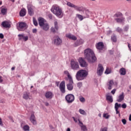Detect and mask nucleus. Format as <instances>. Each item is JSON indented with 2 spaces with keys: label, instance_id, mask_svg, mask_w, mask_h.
Listing matches in <instances>:
<instances>
[{
  "label": "nucleus",
  "instance_id": "1",
  "mask_svg": "<svg viewBox=\"0 0 131 131\" xmlns=\"http://www.w3.org/2000/svg\"><path fill=\"white\" fill-rule=\"evenodd\" d=\"M84 55L89 63H95L97 61V57L92 49L90 48L85 49L84 50Z\"/></svg>",
  "mask_w": 131,
  "mask_h": 131
},
{
  "label": "nucleus",
  "instance_id": "2",
  "mask_svg": "<svg viewBox=\"0 0 131 131\" xmlns=\"http://www.w3.org/2000/svg\"><path fill=\"white\" fill-rule=\"evenodd\" d=\"M51 11L52 13H53V14L55 15L56 17H58V18L63 17V11L62 10V9L58 5H54L51 9Z\"/></svg>",
  "mask_w": 131,
  "mask_h": 131
},
{
  "label": "nucleus",
  "instance_id": "3",
  "mask_svg": "<svg viewBox=\"0 0 131 131\" xmlns=\"http://www.w3.org/2000/svg\"><path fill=\"white\" fill-rule=\"evenodd\" d=\"M88 75H89V73H88L86 71L80 70L77 72L76 74V78L77 80H78L79 81L80 80H83Z\"/></svg>",
  "mask_w": 131,
  "mask_h": 131
},
{
  "label": "nucleus",
  "instance_id": "4",
  "mask_svg": "<svg viewBox=\"0 0 131 131\" xmlns=\"http://www.w3.org/2000/svg\"><path fill=\"white\" fill-rule=\"evenodd\" d=\"M66 101L67 103L68 104H71L74 102V100H75V97L74 95L72 94H69L67 95L65 97Z\"/></svg>",
  "mask_w": 131,
  "mask_h": 131
},
{
  "label": "nucleus",
  "instance_id": "5",
  "mask_svg": "<svg viewBox=\"0 0 131 131\" xmlns=\"http://www.w3.org/2000/svg\"><path fill=\"white\" fill-rule=\"evenodd\" d=\"M71 68L73 70H78L79 69V64H78V62L74 59H72L71 60Z\"/></svg>",
  "mask_w": 131,
  "mask_h": 131
},
{
  "label": "nucleus",
  "instance_id": "6",
  "mask_svg": "<svg viewBox=\"0 0 131 131\" xmlns=\"http://www.w3.org/2000/svg\"><path fill=\"white\" fill-rule=\"evenodd\" d=\"M54 24V27H51L50 29V31L53 34H55V33H58L59 31V25H58V21H55Z\"/></svg>",
  "mask_w": 131,
  "mask_h": 131
},
{
  "label": "nucleus",
  "instance_id": "7",
  "mask_svg": "<svg viewBox=\"0 0 131 131\" xmlns=\"http://www.w3.org/2000/svg\"><path fill=\"white\" fill-rule=\"evenodd\" d=\"M27 24L25 23L20 22L19 24L18 27H17V29L19 31H24V30H26L28 28Z\"/></svg>",
  "mask_w": 131,
  "mask_h": 131
},
{
  "label": "nucleus",
  "instance_id": "8",
  "mask_svg": "<svg viewBox=\"0 0 131 131\" xmlns=\"http://www.w3.org/2000/svg\"><path fill=\"white\" fill-rule=\"evenodd\" d=\"M96 48L99 53H101L102 51H104L105 47H104V43L103 42H99L96 45Z\"/></svg>",
  "mask_w": 131,
  "mask_h": 131
},
{
  "label": "nucleus",
  "instance_id": "9",
  "mask_svg": "<svg viewBox=\"0 0 131 131\" xmlns=\"http://www.w3.org/2000/svg\"><path fill=\"white\" fill-rule=\"evenodd\" d=\"M53 42L55 46H61L62 44V40L58 36L54 37Z\"/></svg>",
  "mask_w": 131,
  "mask_h": 131
},
{
  "label": "nucleus",
  "instance_id": "10",
  "mask_svg": "<svg viewBox=\"0 0 131 131\" xmlns=\"http://www.w3.org/2000/svg\"><path fill=\"white\" fill-rule=\"evenodd\" d=\"M104 72V68L102 64H98V66L97 70V74L99 76H101L102 74H103V72Z\"/></svg>",
  "mask_w": 131,
  "mask_h": 131
},
{
  "label": "nucleus",
  "instance_id": "11",
  "mask_svg": "<svg viewBox=\"0 0 131 131\" xmlns=\"http://www.w3.org/2000/svg\"><path fill=\"white\" fill-rule=\"evenodd\" d=\"M78 62H79L81 67H88V63H86V61H85L84 59H83L82 57L79 58Z\"/></svg>",
  "mask_w": 131,
  "mask_h": 131
},
{
  "label": "nucleus",
  "instance_id": "12",
  "mask_svg": "<svg viewBox=\"0 0 131 131\" xmlns=\"http://www.w3.org/2000/svg\"><path fill=\"white\" fill-rule=\"evenodd\" d=\"M59 90L62 94H65L66 90H65V81H62L59 84Z\"/></svg>",
  "mask_w": 131,
  "mask_h": 131
},
{
  "label": "nucleus",
  "instance_id": "13",
  "mask_svg": "<svg viewBox=\"0 0 131 131\" xmlns=\"http://www.w3.org/2000/svg\"><path fill=\"white\" fill-rule=\"evenodd\" d=\"M67 88L68 91H72L73 90V79H69V83L67 84Z\"/></svg>",
  "mask_w": 131,
  "mask_h": 131
},
{
  "label": "nucleus",
  "instance_id": "14",
  "mask_svg": "<svg viewBox=\"0 0 131 131\" xmlns=\"http://www.w3.org/2000/svg\"><path fill=\"white\" fill-rule=\"evenodd\" d=\"M32 7L33 6L31 4H28L27 6L28 13L30 16H32L34 14Z\"/></svg>",
  "mask_w": 131,
  "mask_h": 131
},
{
  "label": "nucleus",
  "instance_id": "15",
  "mask_svg": "<svg viewBox=\"0 0 131 131\" xmlns=\"http://www.w3.org/2000/svg\"><path fill=\"white\" fill-rule=\"evenodd\" d=\"M18 40H24V41H27V40L28 39V36H25V34H18Z\"/></svg>",
  "mask_w": 131,
  "mask_h": 131
},
{
  "label": "nucleus",
  "instance_id": "16",
  "mask_svg": "<svg viewBox=\"0 0 131 131\" xmlns=\"http://www.w3.org/2000/svg\"><path fill=\"white\" fill-rule=\"evenodd\" d=\"M30 121L33 123V125H36L37 122H36V118L34 114H32L30 117Z\"/></svg>",
  "mask_w": 131,
  "mask_h": 131
},
{
  "label": "nucleus",
  "instance_id": "17",
  "mask_svg": "<svg viewBox=\"0 0 131 131\" xmlns=\"http://www.w3.org/2000/svg\"><path fill=\"white\" fill-rule=\"evenodd\" d=\"M45 96L46 99H53L54 94H53V92L51 91H48L45 93Z\"/></svg>",
  "mask_w": 131,
  "mask_h": 131
},
{
  "label": "nucleus",
  "instance_id": "18",
  "mask_svg": "<svg viewBox=\"0 0 131 131\" xmlns=\"http://www.w3.org/2000/svg\"><path fill=\"white\" fill-rule=\"evenodd\" d=\"M11 24V22L8 21H4L2 23V25L3 26V27H5V28H10Z\"/></svg>",
  "mask_w": 131,
  "mask_h": 131
},
{
  "label": "nucleus",
  "instance_id": "19",
  "mask_svg": "<svg viewBox=\"0 0 131 131\" xmlns=\"http://www.w3.org/2000/svg\"><path fill=\"white\" fill-rule=\"evenodd\" d=\"M23 98L25 99V100H32V96L30 95L29 93L26 92L24 94Z\"/></svg>",
  "mask_w": 131,
  "mask_h": 131
},
{
  "label": "nucleus",
  "instance_id": "20",
  "mask_svg": "<svg viewBox=\"0 0 131 131\" xmlns=\"http://www.w3.org/2000/svg\"><path fill=\"white\" fill-rule=\"evenodd\" d=\"M0 10H1V14L2 15H6L7 13H8V8L5 6L1 7Z\"/></svg>",
  "mask_w": 131,
  "mask_h": 131
},
{
  "label": "nucleus",
  "instance_id": "21",
  "mask_svg": "<svg viewBox=\"0 0 131 131\" xmlns=\"http://www.w3.org/2000/svg\"><path fill=\"white\" fill-rule=\"evenodd\" d=\"M84 41L82 40V39H79L76 40V41L74 43V47H78V46H80V45H83L84 43Z\"/></svg>",
  "mask_w": 131,
  "mask_h": 131
},
{
  "label": "nucleus",
  "instance_id": "22",
  "mask_svg": "<svg viewBox=\"0 0 131 131\" xmlns=\"http://www.w3.org/2000/svg\"><path fill=\"white\" fill-rule=\"evenodd\" d=\"M114 20H115L117 23H124V22H125V18L123 17L121 18H115Z\"/></svg>",
  "mask_w": 131,
  "mask_h": 131
},
{
  "label": "nucleus",
  "instance_id": "23",
  "mask_svg": "<svg viewBox=\"0 0 131 131\" xmlns=\"http://www.w3.org/2000/svg\"><path fill=\"white\" fill-rule=\"evenodd\" d=\"M124 100V93L122 92L121 94L119 95L118 99H117V102H121Z\"/></svg>",
  "mask_w": 131,
  "mask_h": 131
},
{
  "label": "nucleus",
  "instance_id": "24",
  "mask_svg": "<svg viewBox=\"0 0 131 131\" xmlns=\"http://www.w3.org/2000/svg\"><path fill=\"white\" fill-rule=\"evenodd\" d=\"M67 37L69 38V39H72V40H76L77 39V37L76 36L72 35L71 34H68L66 35Z\"/></svg>",
  "mask_w": 131,
  "mask_h": 131
},
{
  "label": "nucleus",
  "instance_id": "25",
  "mask_svg": "<svg viewBox=\"0 0 131 131\" xmlns=\"http://www.w3.org/2000/svg\"><path fill=\"white\" fill-rule=\"evenodd\" d=\"M39 25L40 27H41V26H43L45 25V19L42 17H39L38 19Z\"/></svg>",
  "mask_w": 131,
  "mask_h": 131
},
{
  "label": "nucleus",
  "instance_id": "26",
  "mask_svg": "<svg viewBox=\"0 0 131 131\" xmlns=\"http://www.w3.org/2000/svg\"><path fill=\"white\" fill-rule=\"evenodd\" d=\"M26 15V9L23 8L19 12V16L20 17H24Z\"/></svg>",
  "mask_w": 131,
  "mask_h": 131
},
{
  "label": "nucleus",
  "instance_id": "27",
  "mask_svg": "<svg viewBox=\"0 0 131 131\" xmlns=\"http://www.w3.org/2000/svg\"><path fill=\"white\" fill-rule=\"evenodd\" d=\"M43 30H45V31H48L49 30L50 27L49 26V24H44L42 26L40 27Z\"/></svg>",
  "mask_w": 131,
  "mask_h": 131
},
{
  "label": "nucleus",
  "instance_id": "28",
  "mask_svg": "<svg viewBox=\"0 0 131 131\" xmlns=\"http://www.w3.org/2000/svg\"><path fill=\"white\" fill-rule=\"evenodd\" d=\"M106 101L110 102V103H112L113 102V98L112 96L106 95Z\"/></svg>",
  "mask_w": 131,
  "mask_h": 131
},
{
  "label": "nucleus",
  "instance_id": "29",
  "mask_svg": "<svg viewBox=\"0 0 131 131\" xmlns=\"http://www.w3.org/2000/svg\"><path fill=\"white\" fill-rule=\"evenodd\" d=\"M119 72L121 75H125L126 74V71H125V69L123 68L120 69Z\"/></svg>",
  "mask_w": 131,
  "mask_h": 131
},
{
  "label": "nucleus",
  "instance_id": "30",
  "mask_svg": "<svg viewBox=\"0 0 131 131\" xmlns=\"http://www.w3.org/2000/svg\"><path fill=\"white\" fill-rule=\"evenodd\" d=\"M111 40L113 42H117V36H116V35H115V34H113L111 36Z\"/></svg>",
  "mask_w": 131,
  "mask_h": 131
},
{
  "label": "nucleus",
  "instance_id": "31",
  "mask_svg": "<svg viewBox=\"0 0 131 131\" xmlns=\"http://www.w3.org/2000/svg\"><path fill=\"white\" fill-rule=\"evenodd\" d=\"M114 84V82H113V80H111L108 82L107 85H108V90H112V85Z\"/></svg>",
  "mask_w": 131,
  "mask_h": 131
},
{
  "label": "nucleus",
  "instance_id": "32",
  "mask_svg": "<svg viewBox=\"0 0 131 131\" xmlns=\"http://www.w3.org/2000/svg\"><path fill=\"white\" fill-rule=\"evenodd\" d=\"M75 9L77 11H79V12H82V11H83V7H78L77 6H76Z\"/></svg>",
  "mask_w": 131,
  "mask_h": 131
},
{
  "label": "nucleus",
  "instance_id": "33",
  "mask_svg": "<svg viewBox=\"0 0 131 131\" xmlns=\"http://www.w3.org/2000/svg\"><path fill=\"white\" fill-rule=\"evenodd\" d=\"M67 5L70 8H74V9H75V7H76V6L75 5H74L70 2H68Z\"/></svg>",
  "mask_w": 131,
  "mask_h": 131
},
{
  "label": "nucleus",
  "instance_id": "34",
  "mask_svg": "<svg viewBox=\"0 0 131 131\" xmlns=\"http://www.w3.org/2000/svg\"><path fill=\"white\" fill-rule=\"evenodd\" d=\"M122 16V13L121 12H118L116 13L114 15V18H119Z\"/></svg>",
  "mask_w": 131,
  "mask_h": 131
},
{
  "label": "nucleus",
  "instance_id": "35",
  "mask_svg": "<svg viewBox=\"0 0 131 131\" xmlns=\"http://www.w3.org/2000/svg\"><path fill=\"white\" fill-rule=\"evenodd\" d=\"M81 127V130L83 131H86L88 130V128H86V126L84 125H80Z\"/></svg>",
  "mask_w": 131,
  "mask_h": 131
},
{
  "label": "nucleus",
  "instance_id": "36",
  "mask_svg": "<svg viewBox=\"0 0 131 131\" xmlns=\"http://www.w3.org/2000/svg\"><path fill=\"white\" fill-rule=\"evenodd\" d=\"M76 17L77 18H78L80 21H82V20L84 19V16L79 14H76Z\"/></svg>",
  "mask_w": 131,
  "mask_h": 131
},
{
  "label": "nucleus",
  "instance_id": "37",
  "mask_svg": "<svg viewBox=\"0 0 131 131\" xmlns=\"http://www.w3.org/2000/svg\"><path fill=\"white\" fill-rule=\"evenodd\" d=\"M30 128V127H29V126L28 125H26L24 126V127H23V129L24 131H29Z\"/></svg>",
  "mask_w": 131,
  "mask_h": 131
},
{
  "label": "nucleus",
  "instance_id": "38",
  "mask_svg": "<svg viewBox=\"0 0 131 131\" xmlns=\"http://www.w3.org/2000/svg\"><path fill=\"white\" fill-rule=\"evenodd\" d=\"M64 74H67L69 79H72V77H71V76L70 75V74L69 73V72H68V71H65Z\"/></svg>",
  "mask_w": 131,
  "mask_h": 131
},
{
  "label": "nucleus",
  "instance_id": "39",
  "mask_svg": "<svg viewBox=\"0 0 131 131\" xmlns=\"http://www.w3.org/2000/svg\"><path fill=\"white\" fill-rule=\"evenodd\" d=\"M121 107V104H118V102H116L115 104V110H118L119 108H120Z\"/></svg>",
  "mask_w": 131,
  "mask_h": 131
},
{
  "label": "nucleus",
  "instance_id": "40",
  "mask_svg": "<svg viewBox=\"0 0 131 131\" xmlns=\"http://www.w3.org/2000/svg\"><path fill=\"white\" fill-rule=\"evenodd\" d=\"M90 11H89L88 10H86V11H85V15L84 16V19H85V18H89V17H90Z\"/></svg>",
  "mask_w": 131,
  "mask_h": 131
},
{
  "label": "nucleus",
  "instance_id": "41",
  "mask_svg": "<svg viewBox=\"0 0 131 131\" xmlns=\"http://www.w3.org/2000/svg\"><path fill=\"white\" fill-rule=\"evenodd\" d=\"M79 112L80 113V114H82V115H86V113L83 110L80 109L79 110Z\"/></svg>",
  "mask_w": 131,
  "mask_h": 131
},
{
  "label": "nucleus",
  "instance_id": "42",
  "mask_svg": "<svg viewBox=\"0 0 131 131\" xmlns=\"http://www.w3.org/2000/svg\"><path fill=\"white\" fill-rule=\"evenodd\" d=\"M33 22L34 26H37V25H38V24L37 23V20H36V19H35V18L34 17H33Z\"/></svg>",
  "mask_w": 131,
  "mask_h": 131
},
{
  "label": "nucleus",
  "instance_id": "43",
  "mask_svg": "<svg viewBox=\"0 0 131 131\" xmlns=\"http://www.w3.org/2000/svg\"><path fill=\"white\" fill-rule=\"evenodd\" d=\"M116 31H117V32H119V33H121V32H122V29L121 28L118 27L116 29Z\"/></svg>",
  "mask_w": 131,
  "mask_h": 131
},
{
  "label": "nucleus",
  "instance_id": "44",
  "mask_svg": "<svg viewBox=\"0 0 131 131\" xmlns=\"http://www.w3.org/2000/svg\"><path fill=\"white\" fill-rule=\"evenodd\" d=\"M129 29V26L128 25L127 26H125L124 27V31L125 32H127L128 31V29Z\"/></svg>",
  "mask_w": 131,
  "mask_h": 131
},
{
  "label": "nucleus",
  "instance_id": "45",
  "mask_svg": "<svg viewBox=\"0 0 131 131\" xmlns=\"http://www.w3.org/2000/svg\"><path fill=\"white\" fill-rule=\"evenodd\" d=\"M103 117L106 119H108L110 117V115H108V114H104Z\"/></svg>",
  "mask_w": 131,
  "mask_h": 131
},
{
  "label": "nucleus",
  "instance_id": "46",
  "mask_svg": "<svg viewBox=\"0 0 131 131\" xmlns=\"http://www.w3.org/2000/svg\"><path fill=\"white\" fill-rule=\"evenodd\" d=\"M100 131H108V128L107 127L101 128Z\"/></svg>",
  "mask_w": 131,
  "mask_h": 131
},
{
  "label": "nucleus",
  "instance_id": "47",
  "mask_svg": "<svg viewBox=\"0 0 131 131\" xmlns=\"http://www.w3.org/2000/svg\"><path fill=\"white\" fill-rule=\"evenodd\" d=\"M122 122L124 125L126 124V120H125V119H122Z\"/></svg>",
  "mask_w": 131,
  "mask_h": 131
},
{
  "label": "nucleus",
  "instance_id": "48",
  "mask_svg": "<svg viewBox=\"0 0 131 131\" xmlns=\"http://www.w3.org/2000/svg\"><path fill=\"white\" fill-rule=\"evenodd\" d=\"M48 17H49V19L52 20L53 19V14H52L51 13L49 14Z\"/></svg>",
  "mask_w": 131,
  "mask_h": 131
},
{
  "label": "nucleus",
  "instance_id": "49",
  "mask_svg": "<svg viewBox=\"0 0 131 131\" xmlns=\"http://www.w3.org/2000/svg\"><path fill=\"white\" fill-rule=\"evenodd\" d=\"M122 108H123V109H125V108H126V104L125 103H123L121 105Z\"/></svg>",
  "mask_w": 131,
  "mask_h": 131
},
{
  "label": "nucleus",
  "instance_id": "50",
  "mask_svg": "<svg viewBox=\"0 0 131 131\" xmlns=\"http://www.w3.org/2000/svg\"><path fill=\"white\" fill-rule=\"evenodd\" d=\"M79 100H80V102H85V99H84V98H83V97L80 98Z\"/></svg>",
  "mask_w": 131,
  "mask_h": 131
},
{
  "label": "nucleus",
  "instance_id": "51",
  "mask_svg": "<svg viewBox=\"0 0 131 131\" xmlns=\"http://www.w3.org/2000/svg\"><path fill=\"white\" fill-rule=\"evenodd\" d=\"M0 126H4V124L3 123V120L1 118H0Z\"/></svg>",
  "mask_w": 131,
  "mask_h": 131
},
{
  "label": "nucleus",
  "instance_id": "52",
  "mask_svg": "<svg viewBox=\"0 0 131 131\" xmlns=\"http://www.w3.org/2000/svg\"><path fill=\"white\" fill-rule=\"evenodd\" d=\"M78 121H79V125H83V123H82V122L80 121V120H79V119H78Z\"/></svg>",
  "mask_w": 131,
  "mask_h": 131
},
{
  "label": "nucleus",
  "instance_id": "53",
  "mask_svg": "<svg viewBox=\"0 0 131 131\" xmlns=\"http://www.w3.org/2000/svg\"><path fill=\"white\" fill-rule=\"evenodd\" d=\"M105 74H110L111 73L110 71H109L108 69H106L105 71Z\"/></svg>",
  "mask_w": 131,
  "mask_h": 131
},
{
  "label": "nucleus",
  "instance_id": "54",
  "mask_svg": "<svg viewBox=\"0 0 131 131\" xmlns=\"http://www.w3.org/2000/svg\"><path fill=\"white\" fill-rule=\"evenodd\" d=\"M32 32H33V33H36V32H37V29H33L32 30Z\"/></svg>",
  "mask_w": 131,
  "mask_h": 131
},
{
  "label": "nucleus",
  "instance_id": "55",
  "mask_svg": "<svg viewBox=\"0 0 131 131\" xmlns=\"http://www.w3.org/2000/svg\"><path fill=\"white\" fill-rule=\"evenodd\" d=\"M115 92H116V89H113L112 91H111V93L113 95H114V94H115Z\"/></svg>",
  "mask_w": 131,
  "mask_h": 131
},
{
  "label": "nucleus",
  "instance_id": "56",
  "mask_svg": "<svg viewBox=\"0 0 131 131\" xmlns=\"http://www.w3.org/2000/svg\"><path fill=\"white\" fill-rule=\"evenodd\" d=\"M4 81V80H3V77L2 76H0V83H2Z\"/></svg>",
  "mask_w": 131,
  "mask_h": 131
},
{
  "label": "nucleus",
  "instance_id": "57",
  "mask_svg": "<svg viewBox=\"0 0 131 131\" xmlns=\"http://www.w3.org/2000/svg\"><path fill=\"white\" fill-rule=\"evenodd\" d=\"M0 38H1V39L4 38V34L3 33H0Z\"/></svg>",
  "mask_w": 131,
  "mask_h": 131
},
{
  "label": "nucleus",
  "instance_id": "58",
  "mask_svg": "<svg viewBox=\"0 0 131 131\" xmlns=\"http://www.w3.org/2000/svg\"><path fill=\"white\" fill-rule=\"evenodd\" d=\"M73 119L74 120V121H75V122H77V121H78V120L75 118V117H73Z\"/></svg>",
  "mask_w": 131,
  "mask_h": 131
},
{
  "label": "nucleus",
  "instance_id": "59",
  "mask_svg": "<svg viewBox=\"0 0 131 131\" xmlns=\"http://www.w3.org/2000/svg\"><path fill=\"white\" fill-rule=\"evenodd\" d=\"M128 48L129 51L131 52V46L129 43H128Z\"/></svg>",
  "mask_w": 131,
  "mask_h": 131
},
{
  "label": "nucleus",
  "instance_id": "60",
  "mask_svg": "<svg viewBox=\"0 0 131 131\" xmlns=\"http://www.w3.org/2000/svg\"><path fill=\"white\" fill-rule=\"evenodd\" d=\"M116 112V114H119V113H120V112L118 111V110H115Z\"/></svg>",
  "mask_w": 131,
  "mask_h": 131
},
{
  "label": "nucleus",
  "instance_id": "61",
  "mask_svg": "<svg viewBox=\"0 0 131 131\" xmlns=\"http://www.w3.org/2000/svg\"><path fill=\"white\" fill-rule=\"evenodd\" d=\"M0 103H2V104L5 103V100L4 99L1 100Z\"/></svg>",
  "mask_w": 131,
  "mask_h": 131
},
{
  "label": "nucleus",
  "instance_id": "62",
  "mask_svg": "<svg viewBox=\"0 0 131 131\" xmlns=\"http://www.w3.org/2000/svg\"><path fill=\"white\" fill-rule=\"evenodd\" d=\"M45 105L46 106H49V105H50V104L47 102H45Z\"/></svg>",
  "mask_w": 131,
  "mask_h": 131
},
{
  "label": "nucleus",
  "instance_id": "63",
  "mask_svg": "<svg viewBox=\"0 0 131 131\" xmlns=\"http://www.w3.org/2000/svg\"><path fill=\"white\" fill-rule=\"evenodd\" d=\"M127 20H128V21L129 20H131V16H128L127 18Z\"/></svg>",
  "mask_w": 131,
  "mask_h": 131
},
{
  "label": "nucleus",
  "instance_id": "64",
  "mask_svg": "<svg viewBox=\"0 0 131 131\" xmlns=\"http://www.w3.org/2000/svg\"><path fill=\"white\" fill-rule=\"evenodd\" d=\"M129 121H131V114H130L129 116Z\"/></svg>",
  "mask_w": 131,
  "mask_h": 131
}]
</instances>
